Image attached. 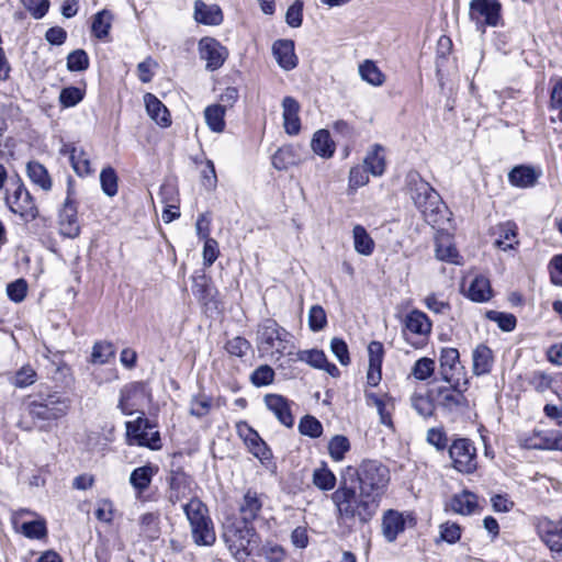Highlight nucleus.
<instances>
[{"label":"nucleus","instance_id":"37998d69","mask_svg":"<svg viewBox=\"0 0 562 562\" xmlns=\"http://www.w3.org/2000/svg\"><path fill=\"white\" fill-rule=\"evenodd\" d=\"M117 175L112 167L103 168L100 173V183L102 191L108 196H114L117 193Z\"/></svg>","mask_w":562,"mask_h":562},{"label":"nucleus","instance_id":"f8f14e48","mask_svg":"<svg viewBox=\"0 0 562 562\" xmlns=\"http://www.w3.org/2000/svg\"><path fill=\"white\" fill-rule=\"evenodd\" d=\"M537 535L548 549L558 555H562V517L552 520L548 517L538 519Z\"/></svg>","mask_w":562,"mask_h":562},{"label":"nucleus","instance_id":"c03bdc74","mask_svg":"<svg viewBox=\"0 0 562 562\" xmlns=\"http://www.w3.org/2000/svg\"><path fill=\"white\" fill-rule=\"evenodd\" d=\"M313 483L322 491H329L335 487L336 476L327 468L315 469L313 472Z\"/></svg>","mask_w":562,"mask_h":562},{"label":"nucleus","instance_id":"864d4df0","mask_svg":"<svg viewBox=\"0 0 562 562\" xmlns=\"http://www.w3.org/2000/svg\"><path fill=\"white\" fill-rule=\"evenodd\" d=\"M89 67V57L83 49H76L67 56V68L70 71H83Z\"/></svg>","mask_w":562,"mask_h":562},{"label":"nucleus","instance_id":"412c9836","mask_svg":"<svg viewBox=\"0 0 562 562\" xmlns=\"http://www.w3.org/2000/svg\"><path fill=\"white\" fill-rule=\"evenodd\" d=\"M193 18L200 24L220 25L223 22L224 15L217 4H209L202 0H195Z\"/></svg>","mask_w":562,"mask_h":562},{"label":"nucleus","instance_id":"1a4fd4ad","mask_svg":"<svg viewBox=\"0 0 562 562\" xmlns=\"http://www.w3.org/2000/svg\"><path fill=\"white\" fill-rule=\"evenodd\" d=\"M449 385L438 386L432 391L435 403L448 411L467 406L464 392L468 390V380L447 382Z\"/></svg>","mask_w":562,"mask_h":562},{"label":"nucleus","instance_id":"5fc2aeb1","mask_svg":"<svg viewBox=\"0 0 562 562\" xmlns=\"http://www.w3.org/2000/svg\"><path fill=\"white\" fill-rule=\"evenodd\" d=\"M299 359L315 369H322V367L326 366L327 357L323 350L311 349L299 352Z\"/></svg>","mask_w":562,"mask_h":562},{"label":"nucleus","instance_id":"a18cd8bd","mask_svg":"<svg viewBox=\"0 0 562 562\" xmlns=\"http://www.w3.org/2000/svg\"><path fill=\"white\" fill-rule=\"evenodd\" d=\"M299 431L304 436L318 438L323 434V425L314 416L305 415L299 423Z\"/></svg>","mask_w":562,"mask_h":562},{"label":"nucleus","instance_id":"f03ea898","mask_svg":"<svg viewBox=\"0 0 562 562\" xmlns=\"http://www.w3.org/2000/svg\"><path fill=\"white\" fill-rule=\"evenodd\" d=\"M71 401L58 392L37 394L26 403V412L40 430L47 431L52 424L65 417Z\"/></svg>","mask_w":562,"mask_h":562},{"label":"nucleus","instance_id":"a211bd4d","mask_svg":"<svg viewBox=\"0 0 562 562\" xmlns=\"http://www.w3.org/2000/svg\"><path fill=\"white\" fill-rule=\"evenodd\" d=\"M542 172L540 169L520 165L514 167L508 173V181L517 188H532L538 182Z\"/></svg>","mask_w":562,"mask_h":562},{"label":"nucleus","instance_id":"7ed1b4c3","mask_svg":"<svg viewBox=\"0 0 562 562\" xmlns=\"http://www.w3.org/2000/svg\"><path fill=\"white\" fill-rule=\"evenodd\" d=\"M357 481L358 490L364 497L374 501L380 507L390 482L389 469L376 460H366L357 469Z\"/></svg>","mask_w":562,"mask_h":562},{"label":"nucleus","instance_id":"4d7b16f0","mask_svg":"<svg viewBox=\"0 0 562 562\" xmlns=\"http://www.w3.org/2000/svg\"><path fill=\"white\" fill-rule=\"evenodd\" d=\"M250 379L251 383L256 386L268 385L273 382L274 371L271 367L263 364L252 372Z\"/></svg>","mask_w":562,"mask_h":562},{"label":"nucleus","instance_id":"5701e85b","mask_svg":"<svg viewBox=\"0 0 562 562\" xmlns=\"http://www.w3.org/2000/svg\"><path fill=\"white\" fill-rule=\"evenodd\" d=\"M272 53L278 65L284 70H291L297 65V57L294 53V42L291 40H278L272 46Z\"/></svg>","mask_w":562,"mask_h":562},{"label":"nucleus","instance_id":"69168bd1","mask_svg":"<svg viewBox=\"0 0 562 562\" xmlns=\"http://www.w3.org/2000/svg\"><path fill=\"white\" fill-rule=\"evenodd\" d=\"M378 411V414L380 416L381 424L392 427V411L394 409V403L392 397L389 395L384 398V401H381L380 405L374 406Z\"/></svg>","mask_w":562,"mask_h":562},{"label":"nucleus","instance_id":"8fccbe9b","mask_svg":"<svg viewBox=\"0 0 562 562\" xmlns=\"http://www.w3.org/2000/svg\"><path fill=\"white\" fill-rule=\"evenodd\" d=\"M413 408L423 417H429L435 409L434 397L430 398L423 394H414L411 398Z\"/></svg>","mask_w":562,"mask_h":562},{"label":"nucleus","instance_id":"58836bf2","mask_svg":"<svg viewBox=\"0 0 562 562\" xmlns=\"http://www.w3.org/2000/svg\"><path fill=\"white\" fill-rule=\"evenodd\" d=\"M225 105L212 104L204 110V117L207 126L215 133H221L225 128Z\"/></svg>","mask_w":562,"mask_h":562},{"label":"nucleus","instance_id":"20e7f679","mask_svg":"<svg viewBox=\"0 0 562 562\" xmlns=\"http://www.w3.org/2000/svg\"><path fill=\"white\" fill-rule=\"evenodd\" d=\"M182 508L189 520L194 543L198 546H212L216 540V536L206 505L199 497L191 496Z\"/></svg>","mask_w":562,"mask_h":562},{"label":"nucleus","instance_id":"aec40b11","mask_svg":"<svg viewBox=\"0 0 562 562\" xmlns=\"http://www.w3.org/2000/svg\"><path fill=\"white\" fill-rule=\"evenodd\" d=\"M59 232L65 237L69 238H76L80 233V226L77 220V209L69 200H66L59 213Z\"/></svg>","mask_w":562,"mask_h":562},{"label":"nucleus","instance_id":"423d86ee","mask_svg":"<svg viewBox=\"0 0 562 562\" xmlns=\"http://www.w3.org/2000/svg\"><path fill=\"white\" fill-rule=\"evenodd\" d=\"M288 335L289 333L279 326L274 319H265L259 324L257 330V345L259 351L265 353L277 352L282 355L286 349Z\"/></svg>","mask_w":562,"mask_h":562},{"label":"nucleus","instance_id":"603ef678","mask_svg":"<svg viewBox=\"0 0 562 562\" xmlns=\"http://www.w3.org/2000/svg\"><path fill=\"white\" fill-rule=\"evenodd\" d=\"M327 325L325 310L321 305H313L308 312V326L312 331H319Z\"/></svg>","mask_w":562,"mask_h":562},{"label":"nucleus","instance_id":"49530a36","mask_svg":"<svg viewBox=\"0 0 562 562\" xmlns=\"http://www.w3.org/2000/svg\"><path fill=\"white\" fill-rule=\"evenodd\" d=\"M112 14L103 10L98 12L92 22V32L98 38H103L109 34L111 27Z\"/></svg>","mask_w":562,"mask_h":562},{"label":"nucleus","instance_id":"0e129e2a","mask_svg":"<svg viewBox=\"0 0 562 562\" xmlns=\"http://www.w3.org/2000/svg\"><path fill=\"white\" fill-rule=\"evenodd\" d=\"M369 170L364 166H356L349 172V186L353 189L366 186L369 182Z\"/></svg>","mask_w":562,"mask_h":562},{"label":"nucleus","instance_id":"ea45409f","mask_svg":"<svg viewBox=\"0 0 562 562\" xmlns=\"http://www.w3.org/2000/svg\"><path fill=\"white\" fill-rule=\"evenodd\" d=\"M115 355L114 346L109 341H97L92 347L91 362L105 364Z\"/></svg>","mask_w":562,"mask_h":562},{"label":"nucleus","instance_id":"dca6fc26","mask_svg":"<svg viewBox=\"0 0 562 562\" xmlns=\"http://www.w3.org/2000/svg\"><path fill=\"white\" fill-rule=\"evenodd\" d=\"M263 499L261 494L251 488L247 490L238 506L239 516L243 522L248 525L256 520L261 513Z\"/></svg>","mask_w":562,"mask_h":562},{"label":"nucleus","instance_id":"c85d7f7f","mask_svg":"<svg viewBox=\"0 0 562 562\" xmlns=\"http://www.w3.org/2000/svg\"><path fill=\"white\" fill-rule=\"evenodd\" d=\"M241 430H247V437L245 443L249 451L261 461L269 460L271 457L270 449L266 442L260 438L258 432L254 430L247 423H241Z\"/></svg>","mask_w":562,"mask_h":562},{"label":"nucleus","instance_id":"a19ab883","mask_svg":"<svg viewBox=\"0 0 562 562\" xmlns=\"http://www.w3.org/2000/svg\"><path fill=\"white\" fill-rule=\"evenodd\" d=\"M359 74L364 81L372 86H381L384 82L383 74L371 60H366L359 66Z\"/></svg>","mask_w":562,"mask_h":562},{"label":"nucleus","instance_id":"de8ad7c7","mask_svg":"<svg viewBox=\"0 0 562 562\" xmlns=\"http://www.w3.org/2000/svg\"><path fill=\"white\" fill-rule=\"evenodd\" d=\"M239 532L241 533L239 540L229 543L228 549L237 561H244L249 555L247 551L249 540L246 539V537L250 536L251 529L245 527V530H240Z\"/></svg>","mask_w":562,"mask_h":562},{"label":"nucleus","instance_id":"cd10ccee","mask_svg":"<svg viewBox=\"0 0 562 562\" xmlns=\"http://www.w3.org/2000/svg\"><path fill=\"white\" fill-rule=\"evenodd\" d=\"M158 469L151 464H146L132 471L130 484L135 490L137 496H140L149 487Z\"/></svg>","mask_w":562,"mask_h":562},{"label":"nucleus","instance_id":"b1692460","mask_svg":"<svg viewBox=\"0 0 562 562\" xmlns=\"http://www.w3.org/2000/svg\"><path fill=\"white\" fill-rule=\"evenodd\" d=\"M406 518L402 513L389 509L382 518V532L389 542H393L397 536L404 531Z\"/></svg>","mask_w":562,"mask_h":562},{"label":"nucleus","instance_id":"ddd939ff","mask_svg":"<svg viewBox=\"0 0 562 562\" xmlns=\"http://www.w3.org/2000/svg\"><path fill=\"white\" fill-rule=\"evenodd\" d=\"M200 57L206 60V69L216 70L226 60L228 52L218 41L212 37H203L199 42Z\"/></svg>","mask_w":562,"mask_h":562},{"label":"nucleus","instance_id":"bb28decb","mask_svg":"<svg viewBox=\"0 0 562 562\" xmlns=\"http://www.w3.org/2000/svg\"><path fill=\"white\" fill-rule=\"evenodd\" d=\"M144 101L146 111L151 120L162 127H167L171 124L169 111L158 98L151 93H146Z\"/></svg>","mask_w":562,"mask_h":562},{"label":"nucleus","instance_id":"6ab92c4d","mask_svg":"<svg viewBox=\"0 0 562 562\" xmlns=\"http://www.w3.org/2000/svg\"><path fill=\"white\" fill-rule=\"evenodd\" d=\"M440 375L445 382L460 380L457 371L460 367V355L456 348H443L439 357Z\"/></svg>","mask_w":562,"mask_h":562},{"label":"nucleus","instance_id":"052dcab7","mask_svg":"<svg viewBox=\"0 0 562 562\" xmlns=\"http://www.w3.org/2000/svg\"><path fill=\"white\" fill-rule=\"evenodd\" d=\"M330 350L342 366L350 363L349 350L345 340L337 337L333 338L330 341Z\"/></svg>","mask_w":562,"mask_h":562},{"label":"nucleus","instance_id":"9d476101","mask_svg":"<svg viewBox=\"0 0 562 562\" xmlns=\"http://www.w3.org/2000/svg\"><path fill=\"white\" fill-rule=\"evenodd\" d=\"M449 456L457 471L470 474L476 470V449L469 439L454 440L449 448Z\"/></svg>","mask_w":562,"mask_h":562},{"label":"nucleus","instance_id":"4468645a","mask_svg":"<svg viewBox=\"0 0 562 562\" xmlns=\"http://www.w3.org/2000/svg\"><path fill=\"white\" fill-rule=\"evenodd\" d=\"M502 5L498 0H472L470 2V18L474 21L484 19L490 26L498 25Z\"/></svg>","mask_w":562,"mask_h":562},{"label":"nucleus","instance_id":"774afa93","mask_svg":"<svg viewBox=\"0 0 562 562\" xmlns=\"http://www.w3.org/2000/svg\"><path fill=\"white\" fill-rule=\"evenodd\" d=\"M369 366L379 369L382 367L384 348L380 341H371L368 346Z\"/></svg>","mask_w":562,"mask_h":562},{"label":"nucleus","instance_id":"393cba45","mask_svg":"<svg viewBox=\"0 0 562 562\" xmlns=\"http://www.w3.org/2000/svg\"><path fill=\"white\" fill-rule=\"evenodd\" d=\"M404 326L411 334L427 338L431 333L432 324L424 312L413 310L405 316Z\"/></svg>","mask_w":562,"mask_h":562},{"label":"nucleus","instance_id":"c9c22d12","mask_svg":"<svg viewBox=\"0 0 562 562\" xmlns=\"http://www.w3.org/2000/svg\"><path fill=\"white\" fill-rule=\"evenodd\" d=\"M26 172L30 180L41 189L48 191L52 188V179L47 169L38 161H30L26 165Z\"/></svg>","mask_w":562,"mask_h":562},{"label":"nucleus","instance_id":"3c124183","mask_svg":"<svg viewBox=\"0 0 562 562\" xmlns=\"http://www.w3.org/2000/svg\"><path fill=\"white\" fill-rule=\"evenodd\" d=\"M36 378L37 374L35 370L31 366L26 364L16 371L12 380V384L15 387L23 389L34 384L36 382Z\"/></svg>","mask_w":562,"mask_h":562},{"label":"nucleus","instance_id":"e433bc0d","mask_svg":"<svg viewBox=\"0 0 562 562\" xmlns=\"http://www.w3.org/2000/svg\"><path fill=\"white\" fill-rule=\"evenodd\" d=\"M384 148L381 145H374L364 158L363 165L373 176H381L385 170Z\"/></svg>","mask_w":562,"mask_h":562},{"label":"nucleus","instance_id":"0eeeda50","mask_svg":"<svg viewBox=\"0 0 562 562\" xmlns=\"http://www.w3.org/2000/svg\"><path fill=\"white\" fill-rule=\"evenodd\" d=\"M11 186L13 187L12 192L8 189L5 194V203L10 211L26 221L35 220L38 211L30 192L20 179L12 182Z\"/></svg>","mask_w":562,"mask_h":562},{"label":"nucleus","instance_id":"13d9d810","mask_svg":"<svg viewBox=\"0 0 562 562\" xmlns=\"http://www.w3.org/2000/svg\"><path fill=\"white\" fill-rule=\"evenodd\" d=\"M22 532L25 537L31 539H42L46 537L47 529L43 520H34L24 522L22 525Z\"/></svg>","mask_w":562,"mask_h":562},{"label":"nucleus","instance_id":"72a5a7b5","mask_svg":"<svg viewBox=\"0 0 562 562\" xmlns=\"http://www.w3.org/2000/svg\"><path fill=\"white\" fill-rule=\"evenodd\" d=\"M436 257L441 261L459 263L458 250L453 246L449 235H440L436 238Z\"/></svg>","mask_w":562,"mask_h":562},{"label":"nucleus","instance_id":"7c9ffc66","mask_svg":"<svg viewBox=\"0 0 562 562\" xmlns=\"http://www.w3.org/2000/svg\"><path fill=\"white\" fill-rule=\"evenodd\" d=\"M477 507V496L469 491L456 494L450 501V508L461 515H471Z\"/></svg>","mask_w":562,"mask_h":562},{"label":"nucleus","instance_id":"bf43d9fd","mask_svg":"<svg viewBox=\"0 0 562 562\" xmlns=\"http://www.w3.org/2000/svg\"><path fill=\"white\" fill-rule=\"evenodd\" d=\"M159 516L154 513H146L140 517V527L150 538H157L159 533Z\"/></svg>","mask_w":562,"mask_h":562},{"label":"nucleus","instance_id":"f704fd0d","mask_svg":"<svg viewBox=\"0 0 562 562\" xmlns=\"http://www.w3.org/2000/svg\"><path fill=\"white\" fill-rule=\"evenodd\" d=\"M498 237L495 239L494 245L502 249H513L518 244L517 228L513 223H505L497 227Z\"/></svg>","mask_w":562,"mask_h":562},{"label":"nucleus","instance_id":"680f3d73","mask_svg":"<svg viewBox=\"0 0 562 562\" xmlns=\"http://www.w3.org/2000/svg\"><path fill=\"white\" fill-rule=\"evenodd\" d=\"M83 98L82 91L77 87L64 88L60 92L59 100L64 106H74Z\"/></svg>","mask_w":562,"mask_h":562},{"label":"nucleus","instance_id":"6e6d98bb","mask_svg":"<svg viewBox=\"0 0 562 562\" xmlns=\"http://www.w3.org/2000/svg\"><path fill=\"white\" fill-rule=\"evenodd\" d=\"M487 317L497 323L498 327L504 331H512L516 327V317L513 314L490 311L487 312Z\"/></svg>","mask_w":562,"mask_h":562},{"label":"nucleus","instance_id":"2eb2a0df","mask_svg":"<svg viewBox=\"0 0 562 562\" xmlns=\"http://www.w3.org/2000/svg\"><path fill=\"white\" fill-rule=\"evenodd\" d=\"M192 479L183 471H172L168 477L167 498L172 504L192 495Z\"/></svg>","mask_w":562,"mask_h":562},{"label":"nucleus","instance_id":"79ce46f5","mask_svg":"<svg viewBox=\"0 0 562 562\" xmlns=\"http://www.w3.org/2000/svg\"><path fill=\"white\" fill-rule=\"evenodd\" d=\"M435 368V360L423 357L414 363L411 373L416 380L425 381L434 374Z\"/></svg>","mask_w":562,"mask_h":562},{"label":"nucleus","instance_id":"e2e57ef3","mask_svg":"<svg viewBox=\"0 0 562 562\" xmlns=\"http://www.w3.org/2000/svg\"><path fill=\"white\" fill-rule=\"evenodd\" d=\"M250 348V344L244 337H234L226 344V350L229 355L236 357H243L247 353Z\"/></svg>","mask_w":562,"mask_h":562},{"label":"nucleus","instance_id":"a878e982","mask_svg":"<svg viewBox=\"0 0 562 562\" xmlns=\"http://www.w3.org/2000/svg\"><path fill=\"white\" fill-rule=\"evenodd\" d=\"M60 153L69 155L71 166L78 176H89L93 172L88 155L81 148H77L72 145H64Z\"/></svg>","mask_w":562,"mask_h":562},{"label":"nucleus","instance_id":"4c0bfd02","mask_svg":"<svg viewBox=\"0 0 562 562\" xmlns=\"http://www.w3.org/2000/svg\"><path fill=\"white\" fill-rule=\"evenodd\" d=\"M355 250L363 256H370L374 250V241L361 225H356L352 229Z\"/></svg>","mask_w":562,"mask_h":562},{"label":"nucleus","instance_id":"473e14b6","mask_svg":"<svg viewBox=\"0 0 562 562\" xmlns=\"http://www.w3.org/2000/svg\"><path fill=\"white\" fill-rule=\"evenodd\" d=\"M467 295L474 302H485L492 296L490 280L483 276H476L470 283Z\"/></svg>","mask_w":562,"mask_h":562},{"label":"nucleus","instance_id":"6e6552de","mask_svg":"<svg viewBox=\"0 0 562 562\" xmlns=\"http://www.w3.org/2000/svg\"><path fill=\"white\" fill-rule=\"evenodd\" d=\"M149 419L144 415L137 417L134 422L126 423V435L130 443L147 447L151 450H159L161 448V439L158 430H155Z\"/></svg>","mask_w":562,"mask_h":562},{"label":"nucleus","instance_id":"f3484780","mask_svg":"<svg viewBox=\"0 0 562 562\" xmlns=\"http://www.w3.org/2000/svg\"><path fill=\"white\" fill-rule=\"evenodd\" d=\"M301 110L300 103L293 97H285L282 100V116L284 131L289 135H297L301 131V120L299 116Z\"/></svg>","mask_w":562,"mask_h":562},{"label":"nucleus","instance_id":"4be33fe9","mask_svg":"<svg viewBox=\"0 0 562 562\" xmlns=\"http://www.w3.org/2000/svg\"><path fill=\"white\" fill-rule=\"evenodd\" d=\"M265 403L282 425L293 426L294 418L291 414L290 403L285 397L279 394H267Z\"/></svg>","mask_w":562,"mask_h":562},{"label":"nucleus","instance_id":"c756f323","mask_svg":"<svg viewBox=\"0 0 562 562\" xmlns=\"http://www.w3.org/2000/svg\"><path fill=\"white\" fill-rule=\"evenodd\" d=\"M473 373L483 375L491 372L494 357L492 350L485 345H479L472 352Z\"/></svg>","mask_w":562,"mask_h":562},{"label":"nucleus","instance_id":"338daca9","mask_svg":"<svg viewBox=\"0 0 562 562\" xmlns=\"http://www.w3.org/2000/svg\"><path fill=\"white\" fill-rule=\"evenodd\" d=\"M220 255L218 244L214 238H206L203 247V263L211 267Z\"/></svg>","mask_w":562,"mask_h":562},{"label":"nucleus","instance_id":"39448f33","mask_svg":"<svg viewBox=\"0 0 562 562\" xmlns=\"http://www.w3.org/2000/svg\"><path fill=\"white\" fill-rule=\"evenodd\" d=\"M407 187L414 204L422 212L426 222L436 224L441 205V199L437 191L417 172L407 175Z\"/></svg>","mask_w":562,"mask_h":562},{"label":"nucleus","instance_id":"2f4dec72","mask_svg":"<svg viewBox=\"0 0 562 562\" xmlns=\"http://www.w3.org/2000/svg\"><path fill=\"white\" fill-rule=\"evenodd\" d=\"M311 147L315 154L324 158H330L335 153V143L327 130H319L314 134Z\"/></svg>","mask_w":562,"mask_h":562},{"label":"nucleus","instance_id":"09e8293b","mask_svg":"<svg viewBox=\"0 0 562 562\" xmlns=\"http://www.w3.org/2000/svg\"><path fill=\"white\" fill-rule=\"evenodd\" d=\"M349 449L350 443L345 436H334L328 443L329 454L335 461H341Z\"/></svg>","mask_w":562,"mask_h":562},{"label":"nucleus","instance_id":"9b49d317","mask_svg":"<svg viewBox=\"0 0 562 562\" xmlns=\"http://www.w3.org/2000/svg\"><path fill=\"white\" fill-rule=\"evenodd\" d=\"M149 400V391L143 382L125 385L120 393L117 407L124 415H132Z\"/></svg>","mask_w":562,"mask_h":562},{"label":"nucleus","instance_id":"f257e3e1","mask_svg":"<svg viewBox=\"0 0 562 562\" xmlns=\"http://www.w3.org/2000/svg\"><path fill=\"white\" fill-rule=\"evenodd\" d=\"M331 501L337 509V521L340 525L363 527L375 516L379 506L374 501L352 486L342 483L333 494Z\"/></svg>","mask_w":562,"mask_h":562}]
</instances>
